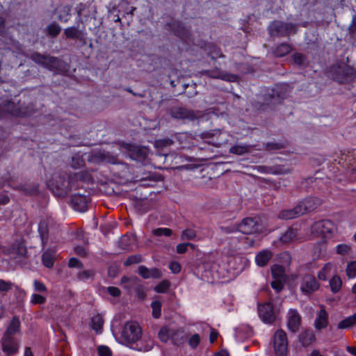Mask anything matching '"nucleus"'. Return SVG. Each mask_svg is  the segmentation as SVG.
Instances as JSON below:
<instances>
[{
    "label": "nucleus",
    "mask_w": 356,
    "mask_h": 356,
    "mask_svg": "<svg viewBox=\"0 0 356 356\" xmlns=\"http://www.w3.org/2000/svg\"><path fill=\"white\" fill-rule=\"evenodd\" d=\"M121 336L128 345L132 346L141 338V327L135 321L127 322L122 328Z\"/></svg>",
    "instance_id": "nucleus-1"
},
{
    "label": "nucleus",
    "mask_w": 356,
    "mask_h": 356,
    "mask_svg": "<svg viewBox=\"0 0 356 356\" xmlns=\"http://www.w3.org/2000/svg\"><path fill=\"white\" fill-rule=\"evenodd\" d=\"M336 230V227L330 220H320L311 227V233L314 237L328 238Z\"/></svg>",
    "instance_id": "nucleus-2"
},
{
    "label": "nucleus",
    "mask_w": 356,
    "mask_h": 356,
    "mask_svg": "<svg viewBox=\"0 0 356 356\" xmlns=\"http://www.w3.org/2000/svg\"><path fill=\"white\" fill-rule=\"evenodd\" d=\"M47 186L58 195H64L67 194L72 188V186L69 179L64 176L56 175L47 181Z\"/></svg>",
    "instance_id": "nucleus-3"
},
{
    "label": "nucleus",
    "mask_w": 356,
    "mask_h": 356,
    "mask_svg": "<svg viewBox=\"0 0 356 356\" xmlns=\"http://www.w3.org/2000/svg\"><path fill=\"white\" fill-rule=\"evenodd\" d=\"M31 58L34 62L41 64L50 70H60L64 65L63 62L57 58L43 56L38 53L32 54Z\"/></svg>",
    "instance_id": "nucleus-4"
},
{
    "label": "nucleus",
    "mask_w": 356,
    "mask_h": 356,
    "mask_svg": "<svg viewBox=\"0 0 356 356\" xmlns=\"http://www.w3.org/2000/svg\"><path fill=\"white\" fill-rule=\"evenodd\" d=\"M273 347L276 356H286L288 339L283 330H277L273 337Z\"/></svg>",
    "instance_id": "nucleus-5"
},
{
    "label": "nucleus",
    "mask_w": 356,
    "mask_h": 356,
    "mask_svg": "<svg viewBox=\"0 0 356 356\" xmlns=\"http://www.w3.org/2000/svg\"><path fill=\"white\" fill-rule=\"evenodd\" d=\"M319 286V283L314 275L305 274L301 277L300 289L302 294L309 296L316 291Z\"/></svg>",
    "instance_id": "nucleus-6"
},
{
    "label": "nucleus",
    "mask_w": 356,
    "mask_h": 356,
    "mask_svg": "<svg viewBox=\"0 0 356 356\" xmlns=\"http://www.w3.org/2000/svg\"><path fill=\"white\" fill-rule=\"evenodd\" d=\"M294 28L295 26L291 23L275 21L269 25L268 31L273 35L284 36L289 34Z\"/></svg>",
    "instance_id": "nucleus-7"
},
{
    "label": "nucleus",
    "mask_w": 356,
    "mask_h": 356,
    "mask_svg": "<svg viewBox=\"0 0 356 356\" xmlns=\"http://www.w3.org/2000/svg\"><path fill=\"white\" fill-rule=\"evenodd\" d=\"M287 328L293 333L298 331L301 324V316L295 309H290L287 312Z\"/></svg>",
    "instance_id": "nucleus-8"
},
{
    "label": "nucleus",
    "mask_w": 356,
    "mask_h": 356,
    "mask_svg": "<svg viewBox=\"0 0 356 356\" xmlns=\"http://www.w3.org/2000/svg\"><path fill=\"white\" fill-rule=\"evenodd\" d=\"M260 225L253 218H246L238 225V229L244 234H253L260 231Z\"/></svg>",
    "instance_id": "nucleus-9"
},
{
    "label": "nucleus",
    "mask_w": 356,
    "mask_h": 356,
    "mask_svg": "<svg viewBox=\"0 0 356 356\" xmlns=\"http://www.w3.org/2000/svg\"><path fill=\"white\" fill-rule=\"evenodd\" d=\"M259 315L265 323L271 324L275 319L273 305L269 302L259 306Z\"/></svg>",
    "instance_id": "nucleus-10"
},
{
    "label": "nucleus",
    "mask_w": 356,
    "mask_h": 356,
    "mask_svg": "<svg viewBox=\"0 0 356 356\" xmlns=\"http://www.w3.org/2000/svg\"><path fill=\"white\" fill-rule=\"evenodd\" d=\"M321 204V200L316 197L307 198L298 204L302 215L316 209Z\"/></svg>",
    "instance_id": "nucleus-11"
},
{
    "label": "nucleus",
    "mask_w": 356,
    "mask_h": 356,
    "mask_svg": "<svg viewBox=\"0 0 356 356\" xmlns=\"http://www.w3.org/2000/svg\"><path fill=\"white\" fill-rule=\"evenodd\" d=\"M71 202L73 208L80 212H84L87 210L88 199L85 195L74 194L71 197Z\"/></svg>",
    "instance_id": "nucleus-12"
},
{
    "label": "nucleus",
    "mask_w": 356,
    "mask_h": 356,
    "mask_svg": "<svg viewBox=\"0 0 356 356\" xmlns=\"http://www.w3.org/2000/svg\"><path fill=\"white\" fill-rule=\"evenodd\" d=\"M2 348L7 355H10L17 351L18 343L13 337H3L2 338Z\"/></svg>",
    "instance_id": "nucleus-13"
},
{
    "label": "nucleus",
    "mask_w": 356,
    "mask_h": 356,
    "mask_svg": "<svg viewBox=\"0 0 356 356\" xmlns=\"http://www.w3.org/2000/svg\"><path fill=\"white\" fill-rule=\"evenodd\" d=\"M138 273L144 279L154 278L157 279L161 277L162 273L160 270L156 268H148L140 266L138 268Z\"/></svg>",
    "instance_id": "nucleus-14"
},
{
    "label": "nucleus",
    "mask_w": 356,
    "mask_h": 356,
    "mask_svg": "<svg viewBox=\"0 0 356 356\" xmlns=\"http://www.w3.org/2000/svg\"><path fill=\"white\" fill-rule=\"evenodd\" d=\"M328 324V314L324 307L321 306V310L317 313L314 321V326L317 330H321L327 327Z\"/></svg>",
    "instance_id": "nucleus-15"
},
{
    "label": "nucleus",
    "mask_w": 356,
    "mask_h": 356,
    "mask_svg": "<svg viewBox=\"0 0 356 356\" xmlns=\"http://www.w3.org/2000/svg\"><path fill=\"white\" fill-rule=\"evenodd\" d=\"M171 115L172 118L180 120H192L195 118V115L193 111L183 108H176L172 110Z\"/></svg>",
    "instance_id": "nucleus-16"
},
{
    "label": "nucleus",
    "mask_w": 356,
    "mask_h": 356,
    "mask_svg": "<svg viewBox=\"0 0 356 356\" xmlns=\"http://www.w3.org/2000/svg\"><path fill=\"white\" fill-rule=\"evenodd\" d=\"M206 73L209 76L214 79H220L230 82H234L237 80V76L232 74L225 73L218 70H209L207 71Z\"/></svg>",
    "instance_id": "nucleus-17"
},
{
    "label": "nucleus",
    "mask_w": 356,
    "mask_h": 356,
    "mask_svg": "<svg viewBox=\"0 0 356 356\" xmlns=\"http://www.w3.org/2000/svg\"><path fill=\"white\" fill-rule=\"evenodd\" d=\"M300 208V206H298V204H297L293 209L282 210L279 213V218L283 220H290L302 216V213Z\"/></svg>",
    "instance_id": "nucleus-18"
},
{
    "label": "nucleus",
    "mask_w": 356,
    "mask_h": 356,
    "mask_svg": "<svg viewBox=\"0 0 356 356\" xmlns=\"http://www.w3.org/2000/svg\"><path fill=\"white\" fill-rule=\"evenodd\" d=\"M315 335L312 331L305 330L299 334L298 339L304 347L310 346L315 341Z\"/></svg>",
    "instance_id": "nucleus-19"
},
{
    "label": "nucleus",
    "mask_w": 356,
    "mask_h": 356,
    "mask_svg": "<svg viewBox=\"0 0 356 356\" xmlns=\"http://www.w3.org/2000/svg\"><path fill=\"white\" fill-rule=\"evenodd\" d=\"M272 252L268 250L259 252L255 257V262L259 266H266L272 257Z\"/></svg>",
    "instance_id": "nucleus-20"
},
{
    "label": "nucleus",
    "mask_w": 356,
    "mask_h": 356,
    "mask_svg": "<svg viewBox=\"0 0 356 356\" xmlns=\"http://www.w3.org/2000/svg\"><path fill=\"white\" fill-rule=\"evenodd\" d=\"M170 340L175 345L177 346L184 344L185 342V334L184 331L180 329H172Z\"/></svg>",
    "instance_id": "nucleus-21"
},
{
    "label": "nucleus",
    "mask_w": 356,
    "mask_h": 356,
    "mask_svg": "<svg viewBox=\"0 0 356 356\" xmlns=\"http://www.w3.org/2000/svg\"><path fill=\"white\" fill-rule=\"evenodd\" d=\"M20 323L17 317H13L8 325L3 337H13L12 336L16 334L19 329Z\"/></svg>",
    "instance_id": "nucleus-22"
},
{
    "label": "nucleus",
    "mask_w": 356,
    "mask_h": 356,
    "mask_svg": "<svg viewBox=\"0 0 356 356\" xmlns=\"http://www.w3.org/2000/svg\"><path fill=\"white\" fill-rule=\"evenodd\" d=\"M216 134H218L219 136H221V138H222V135H224L223 133L222 132H220V131H216L214 134H209V133H207V134H204L202 136L203 138H211V140H209L208 143H211L213 144L214 146L216 147H220L224 143H225V141H227V139L226 138H224V139H215V136Z\"/></svg>",
    "instance_id": "nucleus-23"
},
{
    "label": "nucleus",
    "mask_w": 356,
    "mask_h": 356,
    "mask_svg": "<svg viewBox=\"0 0 356 356\" xmlns=\"http://www.w3.org/2000/svg\"><path fill=\"white\" fill-rule=\"evenodd\" d=\"M55 252L53 250H47L44 251L42 256V264L47 268H52L54 266Z\"/></svg>",
    "instance_id": "nucleus-24"
},
{
    "label": "nucleus",
    "mask_w": 356,
    "mask_h": 356,
    "mask_svg": "<svg viewBox=\"0 0 356 356\" xmlns=\"http://www.w3.org/2000/svg\"><path fill=\"white\" fill-rule=\"evenodd\" d=\"M104 321L100 314H96L91 319L90 326L97 334L101 333L103 327Z\"/></svg>",
    "instance_id": "nucleus-25"
},
{
    "label": "nucleus",
    "mask_w": 356,
    "mask_h": 356,
    "mask_svg": "<svg viewBox=\"0 0 356 356\" xmlns=\"http://www.w3.org/2000/svg\"><path fill=\"white\" fill-rule=\"evenodd\" d=\"M251 146L248 145H236L229 149V152L236 155H243L250 151Z\"/></svg>",
    "instance_id": "nucleus-26"
},
{
    "label": "nucleus",
    "mask_w": 356,
    "mask_h": 356,
    "mask_svg": "<svg viewBox=\"0 0 356 356\" xmlns=\"http://www.w3.org/2000/svg\"><path fill=\"white\" fill-rule=\"evenodd\" d=\"M356 323V312L352 315L350 316L343 321H340L338 324V328L339 329H347L353 325H354Z\"/></svg>",
    "instance_id": "nucleus-27"
},
{
    "label": "nucleus",
    "mask_w": 356,
    "mask_h": 356,
    "mask_svg": "<svg viewBox=\"0 0 356 356\" xmlns=\"http://www.w3.org/2000/svg\"><path fill=\"white\" fill-rule=\"evenodd\" d=\"M291 50V48L288 44L282 43L276 47L274 51V54L277 57H282L288 54Z\"/></svg>",
    "instance_id": "nucleus-28"
},
{
    "label": "nucleus",
    "mask_w": 356,
    "mask_h": 356,
    "mask_svg": "<svg viewBox=\"0 0 356 356\" xmlns=\"http://www.w3.org/2000/svg\"><path fill=\"white\" fill-rule=\"evenodd\" d=\"M271 272L273 279H285L286 275L284 267L279 265H274L271 268Z\"/></svg>",
    "instance_id": "nucleus-29"
},
{
    "label": "nucleus",
    "mask_w": 356,
    "mask_h": 356,
    "mask_svg": "<svg viewBox=\"0 0 356 356\" xmlns=\"http://www.w3.org/2000/svg\"><path fill=\"white\" fill-rule=\"evenodd\" d=\"M38 232L40 234L43 246L47 243L48 228L45 222H41L38 226Z\"/></svg>",
    "instance_id": "nucleus-30"
},
{
    "label": "nucleus",
    "mask_w": 356,
    "mask_h": 356,
    "mask_svg": "<svg viewBox=\"0 0 356 356\" xmlns=\"http://www.w3.org/2000/svg\"><path fill=\"white\" fill-rule=\"evenodd\" d=\"M297 230L295 229H289L281 237L280 241L282 243H289L296 238Z\"/></svg>",
    "instance_id": "nucleus-31"
},
{
    "label": "nucleus",
    "mask_w": 356,
    "mask_h": 356,
    "mask_svg": "<svg viewBox=\"0 0 356 356\" xmlns=\"http://www.w3.org/2000/svg\"><path fill=\"white\" fill-rule=\"evenodd\" d=\"M330 286L332 292H333L334 293L339 292L342 286V282L340 277L337 275L334 276L330 280Z\"/></svg>",
    "instance_id": "nucleus-32"
},
{
    "label": "nucleus",
    "mask_w": 356,
    "mask_h": 356,
    "mask_svg": "<svg viewBox=\"0 0 356 356\" xmlns=\"http://www.w3.org/2000/svg\"><path fill=\"white\" fill-rule=\"evenodd\" d=\"M172 329L163 327H162L159 332V337L163 342H167L168 340H170Z\"/></svg>",
    "instance_id": "nucleus-33"
},
{
    "label": "nucleus",
    "mask_w": 356,
    "mask_h": 356,
    "mask_svg": "<svg viewBox=\"0 0 356 356\" xmlns=\"http://www.w3.org/2000/svg\"><path fill=\"white\" fill-rule=\"evenodd\" d=\"M336 252L341 255H346L350 253L351 246L346 243H341L335 247Z\"/></svg>",
    "instance_id": "nucleus-34"
},
{
    "label": "nucleus",
    "mask_w": 356,
    "mask_h": 356,
    "mask_svg": "<svg viewBox=\"0 0 356 356\" xmlns=\"http://www.w3.org/2000/svg\"><path fill=\"white\" fill-rule=\"evenodd\" d=\"M152 315L155 318L160 317L161 314V302L159 300H154L152 302Z\"/></svg>",
    "instance_id": "nucleus-35"
},
{
    "label": "nucleus",
    "mask_w": 356,
    "mask_h": 356,
    "mask_svg": "<svg viewBox=\"0 0 356 356\" xmlns=\"http://www.w3.org/2000/svg\"><path fill=\"white\" fill-rule=\"evenodd\" d=\"M47 29L48 34L52 37L57 36L61 31L60 26L58 24L54 22L49 24L47 26Z\"/></svg>",
    "instance_id": "nucleus-36"
},
{
    "label": "nucleus",
    "mask_w": 356,
    "mask_h": 356,
    "mask_svg": "<svg viewBox=\"0 0 356 356\" xmlns=\"http://www.w3.org/2000/svg\"><path fill=\"white\" fill-rule=\"evenodd\" d=\"M172 232L170 229L166 227L156 228L152 230V234L156 236H170Z\"/></svg>",
    "instance_id": "nucleus-37"
},
{
    "label": "nucleus",
    "mask_w": 356,
    "mask_h": 356,
    "mask_svg": "<svg viewBox=\"0 0 356 356\" xmlns=\"http://www.w3.org/2000/svg\"><path fill=\"white\" fill-rule=\"evenodd\" d=\"M346 272L349 278H354L356 277V261H353L348 264Z\"/></svg>",
    "instance_id": "nucleus-38"
},
{
    "label": "nucleus",
    "mask_w": 356,
    "mask_h": 356,
    "mask_svg": "<svg viewBox=\"0 0 356 356\" xmlns=\"http://www.w3.org/2000/svg\"><path fill=\"white\" fill-rule=\"evenodd\" d=\"M14 284L10 281H6L0 279V293H6L10 291L13 287Z\"/></svg>",
    "instance_id": "nucleus-39"
},
{
    "label": "nucleus",
    "mask_w": 356,
    "mask_h": 356,
    "mask_svg": "<svg viewBox=\"0 0 356 356\" xmlns=\"http://www.w3.org/2000/svg\"><path fill=\"white\" fill-rule=\"evenodd\" d=\"M196 237V232L193 229H184L181 236L182 240H193Z\"/></svg>",
    "instance_id": "nucleus-40"
},
{
    "label": "nucleus",
    "mask_w": 356,
    "mask_h": 356,
    "mask_svg": "<svg viewBox=\"0 0 356 356\" xmlns=\"http://www.w3.org/2000/svg\"><path fill=\"white\" fill-rule=\"evenodd\" d=\"M200 336L198 334H194L189 338L188 345L193 349L196 348L200 344Z\"/></svg>",
    "instance_id": "nucleus-41"
},
{
    "label": "nucleus",
    "mask_w": 356,
    "mask_h": 356,
    "mask_svg": "<svg viewBox=\"0 0 356 356\" xmlns=\"http://www.w3.org/2000/svg\"><path fill=\"white\" fill-rule=\"evenodd\" d=\"M99 156L103 162H107L110 163H115L116 158L113 156L110 155L108 152H99Z\"/></svg>",
    "instance_id": "nucleus-42"
},
{
    "label": "nucleus",
    "mask_w": 356,
    "mask_h": 356,
    "mask_svg": "<svg viewBox=\"0 0 356 356\" xmlns=\"http://www.w3.org/2000/svg\"><path fill=\"white\" fill-rule=\"evenodd\" d=\"M64 33L68 38H76L79 35V30L76 27L72 26L65 29Z\"/></svg>",
    "instance_id": "nucleus-43"
},
{
    "label": "nucleus",
    "mask_w": 356,
    "mask_h": 356,
    "mask_svg": "<svg viewBox=\"0 0 356 356\" xmlns=\"http://www.w3.org/2000/svg\"><path fill=\"white\" fill-rule=\"evenodd\" d=\"M94 275H95V273L93 270H86L79 272L77 274V278L79 280L85 281L90 278H92L94 276Z\"/></svg>",
    "instance_id": "nucleus-44"
},
{
    "label": "nucleus",
    "mask_w": 356,
    "mask_h": 356,
    "mask_svg": "<svg viewBox=\"0 0 356 356\" xmlns=\"http://www.w3.org/2000/svg\"><path fill=\"white\" fill-rule=\"evenodd\" d=\"M45 300V296L41 294L33 293L31 296L30 302L33 305H38L44 303Z\"/></svg>",
    "instance_id": "nucleus-45"
},
{
    "label": "nucleus",
    "mask_w": 356,
    "mask_h": 356,
    "mask_svg": "<svg viewBox=\"0 0 356 356\" xmlns=\"http://www.w3.org/2000/svg\"><path fill=\"white\" fill-rule=\"evenodd\" d=\"M291 172V170L289 168H285L284 166H276L272 170V174L273 175H286Z\"/></svg>",
    "instance_id": "nucleus-46"
},
{
    "label": "nucleus",
    "mask_w": 356,
    "mask_h": 356,
    "mask_svg": "<svg viewBox=\"0 0 356 356\" xmlns=\"http://www.w3.org/2000/svg\"><path fill=\"white\" fill-rule=\"evenodd\" d=\"M285 281V279H274L271 286L277 292H280L283 289Z\"/></svg>",
    "instance_id": "nucleus-47"
},
{
    "label": "nucleus",
    "mask_w": 356,
    "mask_h": 356,
    "mask_svg": "<svg viewBox=\"0 0 356 356\" xmlns=\"http://www.w3.org/2000/svg\"><path fill=\"white\" fill-rule=\"evenodd\" d=\"M170 286V283L167 280H163L158 285H156L154 288V290L157 293H164L165 292Z\"/></svg>",
    "instance_id": "nucleus-48"
},
{
    "label": "nucleus",
    "mask_w": 356,
    "mask_h": 356,
    "mask_svg": "<svg viewBox=\"0 0 356 356\" xmlns=\"http://www.w3.org/2000/svg\"><path fill=\"white\" fill-rule=\"evenodd\" d=\"M142 260V257L140 254L131 255L127 258V259L124 261V264L125 266H129L134 264L140 263Z\"/></svg>",
    "instance_id": "nucleus-49"
},
{
    "label": "nucleus",
    "mask_w": 356,
    "mask_h": 356,
    "mask_svg": "<svg viewBox=\"0 0 356 356\" xmlns=\"http://www.w3.org/2000/svg\"><path fill=\"white\" fill-rule=\"evenodd\" d=\"M172 144V140L171 139H162L156 140L154 143V146L156 148H163L165 147H168Z\"/></svg>",
    "instance_id": "nucleus-50"
},
{
    "label": "nucleus",
    "mask_w": 356,
    "mask_h": 356,
    "mask_svg": "<svg viewBox=\"0 0 356 356\" xmlns=\"http://www.w3.org/2000/svg\"><path fill=\"white\" fill-rule=\"evenodd\" d=\"M33 288H34V290L37 292H40V293H42V292H47V287L44 284V283H42V282L39 281V280H35L33 281Z\"/></svg>",
    "instance_id": "nucleus-51"
},
{
    "label": "nucleus",
    "mask_w": 356,
    "mask_h": 356,
    "mask_svg": "<svg viewBox=\"0 0 356 356\" xmlns=\"http://www.w3.org/2000/svg\"><path fill=\"white\" fill-rule=\"evenodd\" d=\"M152 348H153V341L152 339H149L147 341V343L145 346H139L138 344H136V347H133V348H134V349H137L138 350L145 351V352H147V351L152 350Z\"/></svg>",
    "instance_id": "nucleus-52"
},
{
    "label": "nucleus",
    "mask_w": 356,
    "mask_h": 356,
    "mask_svg": "<svg viewBox=\"0 0 356 356\" xmlns=\"http://www.w3.org/2000/svg\"><path fill=\"white\" fill-rule=\"evenodd\" d=\"M293 61L299 65H304L306 63V58L301 54L296 53L293 56Z\"/></svg>",
    "instance_id": "nucleus-53"
},
{
    "label": "nucleus",
    "mask_w": 356,
    "mask_h": 356,
    "mask_svg": "<svg viewBox=\"0 0 356 356\" xmlns=\"http://www.w3.org/2000/svg\"><path fill=\"white\" fill-rule=\"evenodd\" d=\"M98 354L99 356H111V351L108 347L106 346H100L98 349Z\"/></svg>",
    "instance_id": "nucleus-54"
},
{
    "label": "nucleus",
    "mask_w": 356,
    "mask_h": 356,
    "mask_svg": "<svg viewBox=\"0 0 356 356\" xmlns=\"http://www.w3.org/2000/svg\"><path fill=\"white\" fill-rule=\"evenodd\" d=\"M169 268L172 271V273L177 274L181 270V266L177 261H171L169 264Z\"/></svg>",
    "instance_id": "nucleus-55"
},
{
    "label": "nucleus",
    "mask_w": 356,
    "mask_h": 356,
    "mask_svg": "<svg viewBox=\"0 0 356 356\" xmlns=\"http://www.w3.org/2000/svg\"><path fill=\"white\" fill-rule=\"evenodd\" d=\"M314 254L316 257H320L322 252L325 251V244L321 243H318V245L314 247Z\"/></svg>",
    "instance_id": "nucleus-56"
},
{
    "label": "nucleus",
    "mask_w": 356,
    "mask_h": 356,
    "mask_svg": "<svg viewBox=\"0 0 356 356\" xmlns=\"http://www.w3.org/2000/svg\"><path fill=\"white\" fill-rule=\"evenodd\" d=\"M68 265L70 268H82L83 267V265L81 263V261L74 257H72L69 260Z\"/></svg>",
    "instance_id": "nucleus-57"
},
{
    "label": "nucleus",
    "mask_w": 356,
    "mask_h": 356,
    "mask_svg": "<svg viewBox=\"0 0 356 356\" xmlns=\"http://www.w3.org/2000/svg\"><path fill=\"white\" fill-rule=\"evenodd\" d=\"M188 244H190V243H184L178 244L176 247L177 252L179 254L185 253L187 251Z\"/></svg>",
    "instance_id": "nucleus-58"
},
{
    "label": "nucleus",
    "mask_w": 356,
    "mask_h": 356,
    "mask_svg": "<svg viewBox=\"0 0 356 356\" xmlns=\"http://www.w3.org/2000/svg\"><path fill=\"white\" fill-rule=\"evenodd\" d=\"M106 291L113 297H118L120 295V290L115 286H108L107 287Z\"/></svg>",
    "instance_id": "nucleus-59"
},
{
    "label": "nucleus",
    "mask_w": 356,
    "mask_h": 356,
    "mask_svg": "<svg viewBox=\"0 0 356 356\" xmlns=\"http://www.w3.org/2000/svg\"><path fill=\"white\" fill-rule=\"evenodd\" d=\"M13 103H11V102H9L7 105H6V111L10 113L12 115H15V116H18V115H20L21 113L19 111H14L13 110Z\"/></svg>",
    "instance_id": "nucleus-60"
},
{
    "label": "nucleus",
    "mask_w": 356,
    "mask_h": 356,
    "mask_svg": "<svg viewBox=\"0 0 356 356\" xmlns=\"http://www.w3.org/2000/svg\"><path fill=\"white\" fill-rule=\"evenodd\" d=\"M74 252L80 256H83L86 254V249L85 246H75L74 247Z\"/></svg>",
    "instance_id": "nucleus-61"
},
{
    "label": "nucleus",
    "mask_w": 356,
    "mask_h": 356,
    "mask_svg": "<svg viewBox=\"0 0 356 356\" xmlns=\"http://www.w3.org/2000/svg\"><path fill=\"white\" fill-rule=\"evenodd\" d=\"M257 169L259 172L261 173L272 174V168L259 165L257 167Z\"/></svg>",
    "instance_id": "nucleus-62"
},
{
    "label": "nucleus",
    "mask_w": 356,
    "mask_h": 356,
    "mask_svg": "<svg viewBox=\"0 0 356 356\" xmlns=\"http://www.w3.org/2000/svg\"><path fill=\"white\" fill-rule=\"evenodd\" d=\"M147 150L146 149H138L137 151L138 158L139 159L145 158L146 154H147Z\"/></svg>",
    "instance_id": "nucleus-63"
},
{
    "label": "nucleus",
    "mask_w": 356,
    "mask_h": 356,
    "mask_svg": "<svg viewBox=\"0 0 356 356\" xmlns=\"http://www.w3.org/2000/svg\"><path fill=\"white\" fill-rule=\"evenodd\" d=\"M211 57L213 58H220L222 56V53L220 52V51L219 49H218L217 48H215L214 49V51H211Z\"/></svg>",
    "instance_id": "nucleus-64"
}]
</instances>
